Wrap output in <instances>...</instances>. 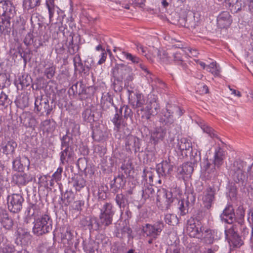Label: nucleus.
Segmentation results:
<instances>
[{
    "instance_id": "nucleus-43",
    "label": "nucleus",
    "mask_w": 253,
    "mask_h": 253,
    "mask_svg": "<svg viewBox=\"0 0 253 253\" xmlns=\"http://www.w3.org/2000/svg\"><path fill=\"white\" fill-rule=\"evenodd\" d=\"M63 171V168L59 167L56 170V171L52 174V178L50 180V185H52V183L54 181L58 182L60 181L62 177V172Z\"/></svg>"
},
{
    "instance_id": "nucleus-2",
    "label": "nucleus",
    "mask_w": 253,
    "mask_h": 253,
    "mask_svg": "<svg viewBox=\"0 0 253 253\" xmlns=\"http://www.w3.org/2000/svg\"><path fill=\"white\" fill-rule=\"evenodd\" d=\"M249 160L250 164L240 159L235 161L231 167L230 173L233 180L235 182L241 184L242 186H245L247 176L245 173V170L248 166L247 173L250 182L249 192L253 198V160L248 159V161Z\"/></svg>"
},
{
    "instance_id": "nucleus-23",
    "label": "nucleus",
    "mask_w": 253,
    "mask_h": 253,
    "mask_svg": "<svg viewBox=\"0 0 253 253\" xmlns=\"http://www.w3.org/2000/svg\"><path fill=\"white\" fill-rule=\"evenodd\" d=\"M176 148L180 151L182 155L186 156L187 151L192 148V144L187 138H182L177 140Z\"/></svg>"
},
{
    "instance_id": "nucleus-24",
    "label": "nucleus",
    "mask_w": 253,
    "mask_h": 253,
    "mask_svg": "<svg viewBox=\"0 0 253 253\" xmlns=\"http://www.w3.org/2000/svg\"><path fill=\"white\" fill-rule=\"evenodd\" d=\"M165 134L166 132L163 128L161 127H157L151 132V139L154 143L158 142L164 139Z\"/></svg>"
},
{
    "instance_id": "nucleus-35",
    "label": "nucleus",
    "mask_w": 253,
    "mask_h": 253,
    "mask_svg": "<svg viewBox=\"0 0 253 253\" xmlns=\"http://www.w3.org/2000/svg\"><path fill=\"white\" fill-rule=\"evenodd\" d=\"M207 71L211 73L214 76H218L220 74V68L215 62H212L207 66Z\"/></svg>"
},
{
    "instance_id": "nucleus-8",
    "label": "nucleus",
    "mask_w": 253,
    "mask_h": 253,
    "mask_svg": "<svg viewBox=\"0 0 253 253\" xmlns=\"http://www.w3.org/2000/svg\"><path fill=\"white\" fill-rule=\"evenodd\" d=\"M164 224L162 221H158L154 224H146L142 227L144 235L152 239H156L163 230Z\"/></svg>"
},
{
    "instance_id": "nucleus-29",
    "label": "nucleus",
    "mask_w": 253,
    "mask_h": 253,
    "mask_svg": "<svg viewBox=\"0 0 253 253\" xmlns=\"http://www.w3.org/2000/svg\"><path fill=\"white\" fill-rule=\"evenodd\" d=\"M2 145V152L6 155L12 154L17 147L16 142L13 140L8 141L5 145Z\"/></svg>"
},
{
    "instance_id": "nucleus-11",
    "label": "nucleus",
    "mask_w": 253,
    "mask_h": 253,
    "mask_svg": "<svg viewBox=\"0 0 253 253\" xmlns=\"http://www.w3.org/2000/svg\"><path fill=\"white\" fill-rule=\"evenodd\" d=\"M215 195V190L214 188L208 187L199 195V199L203 203L205 208L209 209L212 205Z\"/></svg>"
},
{
    "instance_id": "nucleus-60",
    "label": "nucleus",
    "mask_w": 253,
    "mask_h": 253,
    "mask_svg": "<svg viewBox=\"0 0 253 253\" xmlns=\"http://www.w3.org/2000/svg\"><path fill=\"white\" fill-rule=\"evenodd\" d=\"M7 80L6 75L4 74L0 73V86H5Z\"/></svg>"
},
{
    "instance_id": "nucleus-30",
    "label": "nucleus",
    "mask_w": 253,
    "mask_h": 253,
    "mask_svg": "<svg viewBox=\"0 0 253 253\" xmlns=\"http://www.w3.org/2000/svg\"><path fill=\"white\" fill-rule=\"evenodd\" d=\"M73 186L77 191H80L85 185V181L80 175H77L72 179Z\"/></svg>"
},
{
    "instance_id": "nucleus-12",
    "label": "nucleus",
    "mask_w": 253,
    "mask_h": 253,
    "mask_svg": "<svg viewBox=\"0 0 253 253\" xmlns=\"http://www.w3.org/2000/svg\"><path fill=\"white\" fill-rule=\"evenodd\" d=\"M174 197L172 192L169 191L165 189L162 188L157 190L156 194V201L158 203H164L167 206V208L172 203Z\"/></svg>"
},
{
    "instance_id": "nucleus-51",
    "label": "nucleus",
    "mask_w": 253,
    "mask_h": 253,
    "mask_svg": "<svg viewBox=\"0 0 253 253\" xmlns=\"http://www.w3.org/2000/svg\"><path fill=\"white\" fill-rule=\"evenodd\" d=\"M13 169L15 170L20 171L22 169L23 166L21 163L20 159L19 157L16 158L12 162Z\"/></svg>"
},
{
    "instance_id": "nucleus-40",
    "label": "nucleus",
    "mask_w": 253,
    "mask_h": 253,
    "mask_svg": "<svg viewBox=\"0 0 253 253\" xmlns=\"http://www.w3.org/2000/svg\"><path fill=\"white\" fill-rule=\"evenodd\" d=\"M112 103L113 99L110 94L108 92L103 93L101 99V104L103 107H104L105 105L107 106H109Z\"/></svg>"
},
{
    "instance_id": "nucleus-33",
    "label": "nucleus",
    "mask_w": 253,
    "mask_h": 253,
    "mask_svg": "<svg viewBox=\"0 0 253 253\" xmlns=\"http://www.w3.org/2000/svg\"><path fill=\"white\" fill-rule=\"evenodd\" d=\"M80 132V126L74 122H70L66 133L74 136L78 135Z\"/></svg>"
},
{
    "instance_id": "nucleus-54",
    "label": "nucleus",
    "mask_w": 253,
    "mask_h": 253,
    "mask_svg": "<svg viewBox=\"0 0 253 253\" xmlns=\"http://www.w3.org/2000/svg\"><path fill=\"white\" fill-rule=\"evenodd\" d=\"M231 243L234 247L239 248L243 244V242L238 236H235L231 240Z\"/></svg>"
},
{
    "instance_id": "nucleus-46",
    "label": "nucleus",
    "mask_w": 253,
    "mask_h": 253,
    "mask_svg": "<svg viewBox=\"0 0 253 253\" xmlns=\"http://www.w3.org/2000/svg\"><path fill=\"white\" fill-rule=\"evenodd\" d=\"M202 129L203 130L204 132H206V133L208 134L211 137V138H217V135L215 133L213 129L211 127H210L209 126H208L207 125H203L201 126Z\"/></svg>"
},
{
    "instance_id": "nucleus-45",
    "label": "nucleus",
    "mask_w": 253,
    "mask_h": 253,
    "mask_svg": "<svg viewBox=\"0 0 253 253\" xmlns=\"http://www.w3.org/2000/svg\"><path fill=\"white\" fill-rule=\"evenodd\" d=\"M95 49L97 51L101 50L102 51L101 54V58L97 63L98 64L101 65L106 61L107 58V53L106 52L105 49L102 48V46L100 44H98L95 47Z\"/></svg>"
},
{
    "instance_id": "nucleus-48",
    "label": "nucleus",
    "mask_w": 253,
    "mask_h": 253,
    "mask_svg": "<svg viewBox=\"0 0 253 253\" xmlns=\"http://www.w3.org/2000/svg\"><path fill=\"white\" fill-rule=\"evenodd\" d=\"M165 222L169 225H173L174 223L177 222V218L175 215L168 213L165 216Z\"/></svg>"
},
{
    "instance_id": "nucleus-56",
    "label": "nucleus",
    "mask_w": 253,
    "mask_h": 253,
    "mask_svg": "<svg viewBox=\"0 0 253 253\" xmlns=\"http://www.w3.org/2000/svg\"><path fill=\"white\" fill-rule=\"evenodd\" d=\"M46 6L48 10L49 18L51 19L53 15L54 8L53 5V1L49 0V1H46Z\"/></svg>"
},
{
    "instance_id": "nucleus-5",
    "label": "nucleus",
    "mask_w": 253,
    "mask_h": 253,
    "mask_svg": "<svg viewBox=\"0 0 253 253\" xmlns=\"http://www.w3.org/2000/svg\"><path fill=\"white\" fill-rule=\"evenodd\" d=\"M14 7L9 0L0 1V31L3 32L10 25V19L14 17Z\"/></svg>"
},
{
    "instance_id": "nucleus-18",
    "label": "nucleus",
    "mask_w": 253,
    "mask_h": 253,
    "mask_svg": "<svg viewBox=\"0 0 253 253\" xmlns=\"http://www.w3.org/2000/svg\"><path fill=\"white\" fill-rule=\"evenodd\" d=\"M74 236V231L70 227L67 228L65 231L62 230L61 233V240L62 244L67 248L70 247L73 245Z\"/></svg>"
},
{
    "instance_id": "nucleus-58",
    "label": "nucleus",
    "mask_w": 253,
    "mask_h": 253,
    "mask_svg": "<svg viewBox=\"0 0 253 253\" xmlns=\"http://www.w3.org/2000/svg\"><path fill=\"white\" fill-rule=\"evenodd\" d=\"M74 63L75 70H78V68L82 66L81 60L79 55H76L74 58Z\"/></svg>"
},
{
    "instance_id": "nucleus-3",
    "label": "nucleus",
    "mask_w": 253,
    "mask_h": 253,
    "mask_svg": "<svg viewBox=\"0 0 253 253\" xmlns=\"http://www.w3.org/2000/svg\"><path fill=\"white\" fill-rule=\"evenodd\" d=\"M225 158V151L220 147L217 148L214 153L213 164L208 159L204 160L201 165V175L206 179H215L219 173L218 169L223 165Z\"/></svg>"
},
{
    "instance_id": "nucleus-14",
    "label": "nucleus",
    "mask_w": 253,
    "mask_h": 253,
    "mask_svg": "<svg viewBox=\"0 0 253 253\" xmlns=\"http://www.w3.org/2000/svg\"><path fill=\"white\" fill-rule=\"evenodd\" d=\"M200 160V157L196 155L194 158V160L193 161L192 160L191 162L184 163L181 167L178 168L177 169L178 173L180 174L183 178L190 176L194 169L192 164L197 163Z\"/></svg>"
},
{
    "instance_id": "nucleus-39",
    "label": "nucleus",
    "mask_w": 253,
    "mask_h": 253,
    "mask_svg": "<svg viewBox=\"0 0 253 253\" xmlns=\"http://www.w3.org/2000/svg\"><path fill=\"white\" fill-rule=\"evenodd\" d=\"M173 62L178 65H180L183 68H185V63L183 62L182 52L177 51L173 54Z\"/></svg>"
},
{
    "instance_id": "nucleus-10",
    "label": "nucleus",
    "mask_w": 253,
    "mask_h": 253,
    "mask_svg": "<svg viewBox=\"0 0 253 253\" xmlns=\"http://www.w3.org/2000/svg\"><path fill=\"white\" fill-rule=\"evenodd\" d=\"M7 205L9 210L13 213L18 212L22 208L24 198L19 194H13L9 195L7 198Z\"/></svg>"
},
{
    "instance_id": "nucleus-38",
    "label": "nucleus",
    "mask_w": 253,
    "mask_h": 253,
    "mask_svg": "<svg viewBox=\"0 0 253 253\" xmlns=\"http://www.w3.org/2000/svg\"><path fill=\"white\" fill-rule=\"evenodd\" d=\"M158 56L160 60L164 63L169 64L172 61L171 58L169 56V53L164 50H158Z\"/></svg>"
},
{
    "instance_id": "nucleus-52",
    "label": "nucleus",
    "mask_w": 253,
    "mask_h": 253,
    "mask_svg": "<svg viewBox=\"0 0 253 253\" xmlns=\"http://www.w3.org/2000/svg\"><path fill=\"white\" fill-rule=\"evenodd\" d=\"M144 179L151 185L153 182V175L151 171L144 170L143 175Z\"/></svg>"
},
{
    "instance_id": "nucleus-9",
    "label": "nucleus",
    "mask_w": 253,
    "mask_h": 253,
    "mask_svg": "<svg viewBox=\"0 0 253 253\" xmlns=\"http://www.w3.org/2000/svg\"><path fill=\"white\" fill-rule=\"evenodd\" d=\"M119 49L120 50L121 54L124 59L129 61L130 63L133 65L134 67H139L146 74V75L148 76L147 78H150L151 82L153 83V79L151 77V74L147 67L143 64L142 60L139 57L127 51L122 50L120 49Z\"/></svg>"
},
{
    "instance_id": "nucleus-4",
    "label": "nucleus",
    "mask_w": 253,
    "mask_h": 253,
    "mask_svg": "<svg viewBox=\"0 0 253 253\" xmlns=\"http://www.w3.org/2000/svg\"><path fill=\"white\" fill-rule=\"evenodd\" d=\"M202 227L201 224L198 221L195 222L193 220H189L187 224L186 233L191 237L204 239L206 242L211 243L213 239L211 231L207 229L204 232V229H202Z\"/></svg>"
},
{
    "instance_id": "nucleus-1",
    "label": "nucleus",
    "mask_w": 253,
    "mask_h": 253,
    "mask_svg": "<svg viewBox=\"0 0 253 253\" xmlns=\"http://www.w3.org/2000/svg\"><path fill=\"white\" fill-rule=\"evenodd\" d=\"M129 103L135 108H140L137 112L142 118L149 119L151 115L157 114L160 109L157 95L150 93L147 100L141 93H134L128 90Z\"/></svg>"
},
{
    "instance_id": "nucleus-47",
    "label": "nucleus",
    "mask_w": 253,
    "mask_h": 253,
    "mask_svg": "<svg viewBox=\"0 0 253 253\" xmlns=\"http://www.w3.org/2000/svg\"><path fill=\"white\" fill-rule=\"evenodd\" d=\"M55 70V66L51 65L45 68L44 73L47 79H50L54 76Z\"/></svg>"
},
{
    "instance_id": "nucleus-59",
    "label": "nucleus",
    "mask_w": 253,
    "mask_h": 253,
    "mask_svg": "<svg viewBox=\"0 0 253 253\" xmlns=\"http://www.w3.org/2000/svg\"><path fill=\"white\" fill-rule=\"evenodd\" d=\"M84 205V202L83 201H77L74 203L72 207L74 210L79 211L81 210L82 207Z\"/></svg>"
},
{
    "instance_id": "nucleus-50",
    "label": "nucleus",
    "mask_w": 253,
    "mask_h": 253,
    "mask_svg": "<svg viewBox=\"0 0 253 253\" xmlns=\"http://www.w3.org/2000/svg\"><path fill=\"white\" fill-rule=\"evenodd\" d=\"M31 236L29 233L24 232L22 235H19L18 239L20 240L21 244L23 245L27 244L30 240Z\"/></svg>"
},
{
    "instance_id": "nucleus-37",
    "label": "nucleus",
    "mask_w": 253,
    "mask_h": 253,
    "mask_svg": "<svg viewBox=\"0 0 253 253\" xmlns=\"http://www.w3.org/2000/svg\"><path fill=\"white\" fill-rule=\"evenodd\" d=\"M72 136L66 133V134L63 136L61 139V146L62 149L64 147H73V138Z\"/></svg>"
},
{
    "instance_id": "nucleus-53",
    "label": "nucleus",
    "mask_w": 253,
    "mask_h": 253,
    "mask_svg": "<svg viewBox=\"0 0 253 253\" xmlns=\"http://www.w3.org/2000/svg\"><path fill=\"white\" fill-rule=\"evenodd\" d=\"M116 201L120 208L125 207L126 205V200L122 194H117L116 197Z\"/></svg>"
},
{
    "instance_id": "nucleus-19",
    "label": "nucleus",
    "mask_w": 253,
    "mask_h": 253,
    "mask_svg": "<svg viewBox=\"0 0 253 253\" xmlns=\"http://www.w3.org/2000/svg\"><path fill=\"white\" fill-rule=\"evenodd\" d=\"M15 251L14 245L0 233V253H14Z\"/></svg>"
},
{
    "instance_id": "nucleus-20",
    "label": "nucleus",
    "mask_w": 253,
    "mask_h": 253,
    "mask_svg": "<svg viewBox=\"0 0 253 253\" xmlns=\"http://www.w3.org/2000/svg\"><path fill=\"white\" fill-rule=\"evenodd\" d=\"M221 220L228 224H232L236 219L234 212L233 207L231 205L227 206L220 215Z\"/></svg>"
},
{
    "instance_id": "nucleus-28",
    "label": "nucleus",
    "mask_w": 253,
    "mask_h": 253,
    "mask_svg": "<svg viewBox=\"0 0 253 253\" xmlns=\"http://www.w3.org/2000/svg\"><path fill=\"white\" fill-rule=\"evenodd\" d=\"M99 214L113 217L115 211L111 203H105L100 208Z\"/></svg>"
},
{
    "instance_id": "nucleus-36",
    "label": "nucleus",
    "mask_w": 253,
    "mask_h": 253,
    "mask_svg": "<svg viewBox=\"0 0 253 253\" xmlns=\"http://www.w3.org/2000/svg\"><path fill=\"white\" fill-rule=\"evenodd\" d=\"M40 4L39 0H24L23 5L24 9L29 10L39 5Z\"/></svg>"
},
{
    "instance_id": "nucleus-64",
    "label": "nucleus",
    "mask_w": 253,
    "mask_h": 253,
    "mask_svg": "<svg viewBox=\"0 0 253 253\" xmlns=\"http://www.w3.org/2000/svg\"><path fill=\"white\" fill-rule=\"evenodd\" d=\"M136 48L137 51L142 54H144L145 53V48H144L142 45L140 44H138L136 45Z\"/></svg>"
},
{
    "instance_id": "nucleus-25",
    "label": "nucleus",
    "mask_w": 253,
    "mask_h": 253,
    "mask_svg": "<svg viewBox=\"0 0 253 253\" xmlns=\"http://www.w3.org/2000/svg\"><path fill=\"white\" fill-rule=\"evenodd\" d=\"M56 127V123L52 120H46L41 124V128L43 132L51 133Z\"/></svg>"
},
{
    "instance_id": "nucleus-7",
    "label": "nucleus",
    "mask_w": 253,
    "mask_h": 253,
    "mask_svg": "<svg viewBox=\"0 0 253 253\" xmlns=\"http://www.w3.org/2000/svg\"><path fill=\"white\" fill-rule=\"evenodd\" d=\"M52 228V221L47 214L38 218L34 222L33 233L37 236L50 232Z\"/></svg>"
},
{
    "instance_id": "nucleus-26",
    "label": "nucleus",
    "mask_w": 253,
    "mask_h": 253,
    "mask_svg": "<svg viewBox=\"0 0 253 253\" xmlns=\"http://www.w3.org/2000/svg\"><path fill=\"white\" fill-rule=\"evenodd\" d=\"M171 111V108L170 106L167 107L166 111H164L162 113V116L161 117V121L165 123L166 124H172L175 119L173 118Z\"/></svg>"
},
{
    "instance_id": "nucleus-49",
    "label": "nucleus",
    "mask_w": 253,
    "mask_h": 253,
    "mask_svg": "<svg viewBox=\"0 0 253 253\" xmlns=\"http://www.w3.org/2000/svg\"><path fill=\"white\" fill-rule=\"evenodd\" d=\"M171 108L172 114L173 116L174 119H175L176 118H179L181 116L183 113L182 110L178 106H170Z\"/></svg>"
},
{
    "instance_id": "nucleus-62",
    "label": "nucleus",
    "mask_w": 253,
    "mask_h": 253,
    "mask_svg": "<svg viewBox=\"0 0 253 253\" xmlns=\"http://www.w3.org/2000/svg\"><path fill=\"white\" fill-rule=\"evenodd\" d=\"M248 220L253 228V209H250L248 213Z\"/></svg>"
},
{
    "instance_id": "nucleus-32",
    "label": "nucleus",
    "mask_w": 253,
    "mask_h": 253,
    "mask_svg": "<svg viewBox=\"0 0 253 253\" xmlns=\"http://www.w3.org/2000/svg\"><path fill=\"white\" fill-rule=\"evenodd\" d=\"M189 204V202L184 199H181L178 202V208L180 215H185L188 212Z\"/></svg>"
},
{
    "instance_id": "nucleus-41",
    "label": "nucleus",
    "mask_w": 253,
    "mask_h": 253,
    "mask_svg": "<svg viewBox=\"0 0 253 253\" xmlns=\"http://www.w3.org/2000/svg\"><path fill=\"white\" fill-rule=\"evenodd\" d=\"M94 220H96V218H92L90 217H87L83 219L82 221V224L84 226H87L90 231H96L91 228L92 225H95Z\"/></svg>"
},
{
    "instance_id": "nucleus-57",
    "label": "nucleus",
    "mask_w": 253,
    "mask_h": 253,
    "mask_svg": "<svg viewBox=\"0 0 253 253\" xmlns=\"http://www.w3.org/2000/svg\"><path fill=\"white\" fill-rule=\"evenodd\" d=\"M8 103V96L3 91L0 93V105L4 106Z\"/></svg>"
},
{
    "instance_id": "nucleus-27",
    "label": "nucleus",
    "mask_w": 253,
    "mask_h": 253,
    "mask_svg": "<svg viewBox=\"0 0 253 253\" xmlns=\"http://www.w3.org/2000/svg\"><path fill=\"white\" fill-rule=\"evenodd\" d=\"M142 196L145 200L150 199L154 201L155 199V192L152 185H147L143 188Z\"/></svg>"
},
{
    "instance_id": "nucleus-6",
    "label": "nucleus",
    "mask_w": 253,
    "mask_h": 253,
    "mask_svg": "<svg viewBox=\"0 0 253 253\" xmlns=\"http://www.w3.org/2000/svg\"><path fill=\"white\" fill-rule=\"evenodd\" d=\"M131 114V110L127 106L121 107L119 111H117L112 121L115 125V129L119 132H123L124 135L128 134L130 132L124 119H127Z\"/></svg>"
},
{
    "instance_id": "nucleus-42",
    "label": "nucleus",
    "mask_w": 253,
    "mask_h": 253,
    "mask_svg": "<svg viewBox=\"0 0 253 253\" xmlns=\"http://www.w3.org/2000/svg\"><path fill=\"white\" fill-rule=\"evenodd\" d=\"M82 116L84 120L87 122L94 121V114L90 109L85 110L82 114Z\"/></svg>"
},
{
    "instance_id": "nucleus-55",
    "label": "nucleus",
    "mask_w": 253,
    "mask_h": 253,
    "mask_svg": "<svg viewBox=\"0 0 253 253\" xmlns=\"http://www.w3.org/2000/svg\"><path fill=\"white\" fill-rule=\"evenodd\" d=\"M19 105L21 107H26L29 104V97L27 95H24L18 100Z\"/></svg>"
},
{
    "instance_id": "nucleus-44",
    "label": "nucleus",
    "mask_w": 253,
    "mask_h": 253,
    "mask_svg": "<svg viewBox=\"0 0 253 253\" xmlns=\"http://www.w3.org/2000/svg\"><path fill=\"white\" fill-rule=\"evenodd\" d=\"M166 253H184L183 248L180 246L171 245L167 249Z\"/></svg>"
},
{
    "instance_id": "nucleus-61",
    "label": "nucleus",
    "mask_w": 253,
    "mask_h": 253,
    "mask_svg": "<svg viewBox=\"0 0 253 253\" xmlns=\"http://www.w3.org/2000/svg\"><path fill=\"white\" fill-rule=\"evenodd\" d=\"M99 136L98 140H101L104 139V136L102 134V133L100 132L98 130H94L93 131L92 136L94 138L97 137V136Z\"/></svg>"
},
{
    "instance_id": "nucleus-63",
    "label": "nucleus",
    "mask_w": 253,
    "mask_h": 253,
    "mask_svg": "<svg viewBox=\"0 0 253 253\" xmlns=\"http://www.w3.org/2000/svg\"><path fill=\"white\" fill-rule=\"evenodd\" d=\"M134 74L133 73L129 74L126 77L125 80V85L128 84L130 82H131L134 79Z\"/></svg>"
},
{
    "instance_id": "nucleus-15",
    "label": "nucleus",
    "mask_w": 253,
    "mask_h": 253,
    "mask_svg": "<svg viewBox=\"0 0 253 253\" xmlns=\"http://www.w3.org/2000/svg\"><path fill=\"white\" fill-rule=\"evenodd\" d=\"M173 166L169 160L163 161L157 166L158 173L162 176L170 175L173 171Z\"/></svg>"
},
{
    "instance_id": "nucleus-16",
    "label": "nucleus",
    "mask_w": 253,
    "mask_h": 253,
    "mask_svg": "<svg viewBox=\"0 0 253 253\" xmlns=\"http://www.w3.org/2000/svg\"><path fill=\"white\" fill-rule=\"evenodd\" d=\"M232 22L231 16L228 11L221 12L217 17V26L220 28H227Z\"/></svg>"
},
{
    "instance_id": "nucleus-21",
    "label": "nucleus",
    "mask_w": 253,
    "mask_h": 253,
    "mask_svg": "<svg viewBox=\"0 0 253 253\" xmlns=\"http://www.w3.org/2000/svg\"><path fill=\"white\" fill-rule=\"evenodd\" d=\"M62 164L72 163L74 161L75 154L73 147L65 148L60 153Z\"/></svg>"
},
{
    "instance_id": "nucleus-17",
    "label": "nucleus",
    "mask_w": 253,
    "mask_h": 253,
    "mask_svg": "<svg viewBox=\"0 0 253 253\" xmlns=\"http://www.w3.org/2000/svg\"><path fill=\"white\" fill-rule=\"evenodd\" d=\"M140 139L133 135H128L126 139V148L128 151H134L135 153L140 150Z\"/></svg>"
},
{
    "instance_id": "nucleus-31",
    "label": "nucleus",
    "mask_w": 253,
    "mask_h": 253,
    "mask_svg": "<svg viewBox=\"0 0 253 253\" xmlns=\"http://www.w3.org/2000/svg\"><path fill=\"white\" fill-rule=\"evenodd\" d=\"M0 222L6 229H10L13 225L12 220L9 218L6 213L3 212L0 216Z\"/></svg>"
},
{
    "instance_id": "nucleus-13",
    "label": "nucleus",
    "mask_w": 253,
    "mask_h": 253,
    "mask_svg": "<svg viewBox=\"0 0 253 253\" xmlns=\"http://www.w3.org/2000/svg\"><path fill=\"white\" fill-rule=\"evenodd\" d=\"M113 217L99 214V219L94 220L95 225H92L91 228L96 231L105 229L112 223Z\"/></svg>"
},
{
    "instance_id": "nucleus-22",
    "label": "nucleus",
    "mask_w": 253,
    "mask_h": 253,
    "mask_svg": "<svg viewBox=\"0 0 253 253\" xmlns=\"http://www.w3.org/2000/svg\"><path fill=\"white\" fill-rule=\"evenodd\" d=\"M32 176L30 174L22 172L17 173L13 176L14 182L19 186L26 185L32 181Z\"/></svg>"
},
{
    "instance_id": "nucleus-34",
    "label": "nucleus",
    "mask_w": 253,
    "mask_h": 253,
    "mask_svg": "<svg viewBox=\"0 0 253 253\" xmlns=\"http://www.w3.org/2000/svg\"><path fill=\"white\" fill-rule=\"evenodd\" d=\"M46 109L48 106V104L45 101L42 100L41 97H38L35 101V110L37 112H41L42 110V107Z\"/></svg>"
}]
</instances>
